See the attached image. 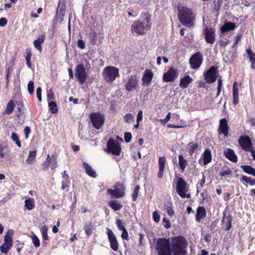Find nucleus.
I'll list each match as a JSON object with an SVG mask.
<instances>
[{
    "label": "nucleus",
    "mask_w": 255,
    "mask_h": 255,
    "mask_svg": "<svg viewBox=\"0 0 255 255\" xmlns=\"http://www.w3.org/2000/svg\"><path fill=\"white\" fill-rule=\"evenodd\" d=\"M170 119H171V113H169L164 119L160 120V122L162 124L165 125V124H167L168 121H169Z\"/></svg>",
    "instance_id": "e2e57ef3"
},
{
    "label": "nucleus",
    "mask_w": 255,
    "mask_h": 255,
    "mask_svg": "<svg viewBox=\"0 0 255 255\" xmlns=\"http://www.w3.org/2000/svg\"><path fill=\"white\" fill-rule=\"evenodd\" d=\"M166 159L165 156L160 157L158 159L159 170L157 173V178L161 179L163 177L165 168Z\"/></svg>",
    "instance_id": "4468645a"
},
{
    "label": "nucleus",
    "mask_w": 255,
    "mask_h": 255,
    "mask_svg": "<svg viewBox=\"0 0 255 255\" xmlns=\"http://www.w3.org/2000/svg\"><path fill=\"white\" fill-rule=\"evenodd\" d=\"M207 216V211L206 209L203 206H199L197 209L196 215V221L200 223Z\"/></svg>",
    "instance_id": "f3484780"
},
{
    "label": "nucleus",
    "mask_w": 255,
    "mask_h": 255,
    "mask_svg": "<svg viewBox=\"0 0 255 255\" xmlns=\"http://www.w3.org/2000/svg\"><path fill=\"white\" fill-rule=\"evenodd\" d=\"M179 165L182 172H184L188 165V161L182 154L178 155Z\"/></svg>",
    "instance_id": "a878e982"
},
{
    "label": "nucleus",
    "mask_w": 255,
    "mask_h": 255,
    "mask_svg": "<svg viewBox=\"0 0 255 255\" xmlns=\"http://www.w3.org/2000/svg\"><path fill=\"white\" fill-rule=\"evenodd\" d=\"M64 177H65V180L62 181L61 189L62 190L67 191L69 187L70 180L68 175H66Z\"/></svg>",
    "instance_id": "c9c22d12"
},
{
    "label": "nucleus",
    "mask_w": 255,
    "mask_h": 255,
    "mask_svg": "<svg viewBox=\"0 0 255 255\" xmlns=\"http://www.w3.org/2000/svg\"><path fill=\"white\" fill-rule=\"evenodd\" d=\"M133 118V116L131 114H128L124 116V120H125L126 123H129Z\"/></svg>",
    "instance_id": "052dcab7"
},
{
    "label": "nucleus",
    "mask_w": 255,
    "mask_h": 255,
    "mask_svg": "<svg viewBox=\"0 0 255 255\" xmlns=\"http://www.w3.org/2000/svg\"><path fill=\"white\" fill-rule=\"evenodd\" d=\"M15 103L13 100H10L7 104L4 113L7 115H10L13 111Z\"/></svg>",
    "instance_id": "2f4dec72"
},
{
    "label": "nucleus",
    "mask_w": 255,
    "mask_h": 255,
    "mask_svg": "<svg viewBox=\"0 0 255 255\" xmlns=\"http://www.w3.org/2000/svg\"><path fill=\"white\" fill-rule=\"evenodd\" d=\"M178 17L179 21L184 25L191 27L193 25V11L185 6H178Z\"/></svg>",
    "instance_id": "f03ea898"
},
{
    "label": "nucleus",
    "mask_w": 255,
    "mask_h": 255,
    "mask_svg": "<svg viewBox=\"0 0 255 255\" xmlns=\"http://www.w3.org/2000/svg\"><path fill=\"white\" fill-rule=\"evenodd\" d=\"M83 167L85 169V171H86V173L90 177H92L93 178L96 177V172L94 169H93L91 166H90L89 164L85 162L83 163Z\"/></svg>",
    "instance_id": "412c9836"
},
{
    "label": "nucleus",
    "mask_w": 255,
    "mask_h": 255,
    "mask_svg": "<svg viewBox=\"0 0 255 255\" xmlns=\"http://www.w3.org/2000/svg\"><path fill=\"white\" fill-rule=\"evenodd\" d=\"M236 27V24L231 22H228L224 24L221 28V32L225 33L230 30H234Z\"/></svg>",
    "instance_id": "bb28decb"
},
{
    "label": "nucleus",
    "mask_w": 255,
    "mask_h": 255,
    "mask_svg": "<svg viewBox=\"0 0 255 255\" xmlns=\"http://www.w3.org/2000/svg\"><path fill=\"white\" fill-rule=\"evenodd\" d=\"M238 142L244 151L251 152L252 157L255 155V147L251 138L249 136L242 135L239 138Z\"/></svg>",
    "instance_id": "7ed1b4c3"
},
{
    "label": "nucleus",
    "mask_w": 255,
    "mask_h": 255,
    "mask_svg": "<svg viewBox=\"0 0 255 255\" xmlns=\"http://www.w3.org/2000/svg\"><path fill=\"white\" fill-rule=\"evenodd\" d=\"M187 242L182 236L172 239L170 245L169 239L158 238L156 243L158 255H187Z\"/></svg>",
    "instance_id": "f257e3e1"
},
{
    "label": "nucleus",
    "mask_w": 255,
    "mask_h": 255,
    "mask_svg": "<svg viewBox=\"0 0 255 255\" xmlns=\"http://www.w3.org/2000/svg\"><path fill=\"white\" fill-rule=\"evenodd\" d=\"M108 151L115 155H120L121 153V147L119 143L114 139L111 138L107 143Z\"/></svg>",
    "instance_id": "6e6552de"
},
{
    "label": "nucleus",
    "mask_w": 255,
    "mask_h": 255,
    "mask_svg": "<svg viewBox=\"0 0 255 255\" xmlns=\"http://www.w3.org/2000/svg\"><path fill=\"white\" fill-rule=\"evenodd\" d=\"M84 230H85V233L87 235V236L90 237L92 235L93 233V225L92 223L88 222L84 225Z\"/></svg>",
    "instance_id": "cd10ccee"
},
{
    "label": "nucleus",
    "mask_w": 255,
    "mask_h": 255,
    "mask_svg": "<svg viewBox=\"0 0 255 255\" xmlns=\"http://www.w3.org/2000/svg\"><path fill=\"white\" fill-rule=\"evenodd\" d=\"M119 69L113 66H108L104 69L103 74L107 80H115L119 75Z\"/></svg>",
    "instance_id": "9d476101"
},
{
    "label": "nucleus",
    "mask_w": 255,
    "mask_h": 255,
    "mask_svg": "<svg viewBox=\"0 0 255 255\" xmlns=\"http://www.w3.org/2000/svg\"><path fill=\"white\" fill-rule=\"evenodd\" d=\"M114 189H108L107 193L111 195L112 198H121L125 195V185L120 182H117L115 184Z\"/></svg>",
    "instance_id": "20e7f679"
},
{
    "label": "nucleus",
    "mask_w": 255,
    "mask_h": 255,
    "mask_svg": "<svg viewBox=\"0 0 255 255\" xmlns=\"http://www.w3.org/2000/svg\"><path fill=\"white\" fill-rule=\"evenodd\" d=\"M27 90L29 94H31L34 91V84L32 81H29L27 85Z\"/></svg>",
    "instance_id": "5fc2aeb1"
},
{
    "label": "nucleus",
    "mask_w": 255,
    "mask_h": 255,
    "mask_svg": "<svg viewBox=\"0 0 255 255\" xmlns=\"http://www.w3.org/2000/svg\"><path fill=\"white\" fill-rule=\"evenodd\" d=\"M233 104L234 106H237L240 102L239 100V94L236 93H233Z\"/></svg>",
    "instance_id": "864d4df0"
},
{
    "label": "nucleus",
    "mask_w": 255,
    "mask_h": 255,
    "mask_svg": "<svg viewBox=\"0 0 255 255\" xmlns=\"http://www.w3.org/2000/svg\"><path fill=\"white\" fill-rule=\"evenodd\" d=\"M7 23V20L5 18L2 17L0 18V26H4Z\"/></svg>",
    "instance_id": "774afa93"
},
{
    "label": "nucleus",
    "mask_w": 255,
    "mask_h": 255,
    "mask_svg": "<svg viewBox=\"0 0 255 255\" xmlns=\"http://www.w3.org/2000/svg\"><path fill=\"white\" fill-rule=\"evenodd\" d=\"M40 231L41 234V236L43 240L48 241L49 240V237L47 235L48 228L46 225L43 226L40 229Z\"/></svg>",
    "instance_id": "58836bf2"
},
{
    "label": "nucleus",
    "mask_w": 255,
    "mask_h": 255,
    "mask_svg": "<svg viewBox=\"0 0 255 255\" xmlns=\"http://www.w3.org/2000/svg\"><path fill=\"white\" fill-rule=\"evenodd\" d=\"M36 97H37L38 101L39 102H40L41 101V89L40 87H38L36 89Z\"/></svg>",
    "instance_id": "69168bd1"
},
{
    "label": "nucleus",
    "mask_w": 255,
    "mask_h": 255,
    "mask_svg": "<svg viewBox=\"0 0 255 255\" xmlns=\"http://www.w3.org/2000/svg\"><path fill=\"white\" fill-rule=\"evenodd\" d=\"M24 133L25 139H27L28 137L29 134L30 133L31 130L29 127H26L24 128Z\"/></svg>",
    "instance_id": "0e129e2a"
},
{
    "label": "nucleus",
    "mask_w": 255,
    "mask_h": 255,
    "mask_svg": "<svg viewBox=\"0 0 255 255\" xmlns=\"http://www.w3.org/2000/svg\"><path fill=\"white\" fill-rule=\"evenodd\" d=\"M51 161V158L49 155H48L46 157L45 160L43 162L42 165L44 168V169H46L48 168Z\"/></svg>",
    "instance_id": "6e6d98bb"
},
{
    "label": "nucleus",
    "mask_w": 255,
    "mask_h": 255,
    "mask_svg": "<svg viewBox=\"0 0 255 255\" xmlns=\"http://www.w3.org/2000/svg\"><path fill=\"white\" fill-rule=\"evenodd\" d=\"M218 132L219 134H223L225 137L228 136L229 127L226 118H223L220 120Z\"/></svg>",
    "instance_id": "f8f14e48"
},
{
    "label": "nucleus",
    "mask_w": 255,
    "mask_h": 255,
    "mask_svg": "<svg viewBox=\"0 0 255 255\" xmlns=\"http://www.w3.org/2000/svg\"><path fill=\"white\" fill-rule=\"evenodd\" d=\"M241 83L240 82H238L237 81H235L234 83V85H233V93H237V94H239V88L241 87Z\"/></svg>",
    "instance_id": "3c124183"
},
{
    "label": "nucleus",
    "mask_w": 255,
    "mask_h": 255,
    "mask_svg": "<svg viewBox=\"0 0 255 255\" xmlns=\"http://www.w3.org/2000/svg\"><path fill=\"white\" fill-rule=\"evenodd\" d=\"M36 155V150L30 151L28 153V157L25 160L26 163L28 164H32L33 162L35 160Z\"/></svg>",
    "instance_id": "72a5a7b5"
},
{
    "label": "nucleus",
    "mask_w": 255,
    "mask_h": 255,
    "mask_svg": "<svg viewBox=\"0 0 255 255\" xmlns=\"http://www.w3.org/2000/svg\"><path fill=\"white\" fill-rule=\"evenodd\" d=\"M24 207L29 211L33 209L35 207V203L34 200L32 198H29L28 199L24 201Z\"/></svg>",
    "instance_id": "473e14b6"
},
{
    "label": "nucleus",
    "mask_w": 255,
    "mask_h": 255,
    "mask_svg": "<svg viewBox=\"0 0 255 255\" xmlns=\"http://www.w3.org/2000/svg\"><path fill=\"white\" fill-rule=\"evenodd\" d=\"M217 68L215 67H211L205 74L206 80H216L217 79Z\"/></svg>",
    "instance_id": "a211bd4d"
},
{
    "label": "nucleus",
    "mask_w": 255,
    "mask_h": 255,
    "mask_svg": "<svg viewBox=\"0 0 255 255\" xmlns=\"http://www.w3.org/2000/svg\"><path fill=\"white\" fill-rule=\"evenodd\" d=\"M32 243L35 248H38L40 246V241L37 237L33 234L31 237Z\"/></svg>",
    "instance_id": "de8ad7c7"
},
{
    "label": "nucleus",
    "mask_w": 255,
    "mask_h": 255,
    "mask_svg": "<svg viewBox=\"0 0 255 255\" xmlns=\"http://www.w3.org/2000/svg\"><path fill=\"white\" fill-rule=\"evenodd\" d=\"M51 161H50V166L51 169L53 170L57 167V155L55 153L52 154L50 157Z\"/></svg>",
    "instance_id": "37998d69"
},
{
    "label": "nucleus",
    "mask_w": 255,
    "mask_h": 255,
    "mask_svg": "<svg viewBox=\"0 0 255 255\" xmlns=\"http://www.w3.org/2000/svg\"><path fill=\"white\" fill-rule=\"evenodd\" d=\"M179 72L174 68H170L169 70L163 75V80H174L177 78Z\"/></svg>",
    "instance_id": "dca6fc26"
},
{
    "label": "nucleus",
    "mask_w": 255,
    "mask_h": 255,
    "mask_svg": "<svg viewBox=\"0 0 255 255\" xmlns=\"http://www.w3.org/2000/svg\"><path fill=\"white\" fill-rule=\"evenodd\" d=\"M132 138V134L130 132H125V141L126 142L128 143L131 141Z\"/></svg>",
    "instance_id": "bf43d9fd"
},
{
    "label": "nucleus",
    "mask_w": 255,
    "mask_h": 255,
    "mask_svg": "<svg viewBox=\"0 0 255 255\" xmlns=\"http://www.w3.org/2000/svg\"><path fill=\"white\" fill-rule=\"evenodd\" d=\"M11 247L3 243L0 246V251L2 254H7Z\"/></svg>",
    "instance_id": "09e8293b"
},
{
    "label": "nucleus",
    "mask_w": 255,
    "mask_h": 255,
    "mask_svg": "<svg viewBox=\"0 0 255 255\" xmlns=\"http://www.w3.org/2000/svg\"><path fill=\"white\" fill-rule=\"evenodd\" d=\"M48 108L50 112L55 114L57 113L58 108L56 103L55 102H50L48 103Z\"/></svg>",
    "instance_id": "ea45409f"
},
{
    "label": "nucleus",
    "mask_w": 255,
    "mask_h": 255,
    "mask_svg": "<svg viewBox=\"0 0 255 255\" xmlns=\"http://www.w3.org/2000/svg\"><path fill=\"white\" fill-rule=\"evenodd\" d=\"M232 175L233 171L232 169L226 166H224L221 171L219 172V176L221 177H230L232 176Z\"/></svg>",
    "instance_id": "393cba45"
},
{
    "label": "nucleus",
    "mask_w": 255,
    "mask_h": 255,
    "mask_svg": "<svg viewBox=\"0 0 255 255\" xmlns=\"http://www.w3.org/2000/svg\"><path fill=\"white\" fill-rule=\"evenodd\" d=\"M153 219L155 223H159L160 220V216L157 211L153 213Z\"/></svg>",
    "instance_id": "4d7b16f0"
},
{
    "label": "nucleus",
    "mask_w": 255,
    "mask_h": 255,
    "mask_svg": "<svg viewBox=\"0 0 255 255\" xmlns=\"http://www.w3.org/2000/svg\"><path fill=\"white\" fill-rule=\"evenodd\" d=\"M11 139L15 142L17 147H21V142L19 139V136L16 133L12 132L11 133Z\"/></svg>",
    "instance_id": "79ce46f5"
},
{
    "label": "nucleus",
    "mask_w": 255,
    "mask_h": 255,
    "mask_svg": "<svg viewBox=\"0 0 255 255\" xmlns=\"http://www.w3.org/2000/svg\"><path fill=\"white\" fill-rule=\"evenodd\" d=\"M14 107L15 108V116L18 119H19L23 114L24 106L21 102L16 101L15 103Z\"/></svg>",
    "instance_id": "4be33fe9"
},
{
    "label": "nucleus",
    "mask_w": 255,
    "mask_h": 255,
    "mask_svg": "<svg viewBox=\"0 0 255 255\" xmlns=\"http://www.w3.org/2000/svg\"><path fill=\"white\" fill-rule=\"evenodd\" d=\"M202 157L203 158V164L204 165H207L210 163L212 159L211 150L209 148H206L202 154Z\"/></svg>",
    "instance_id": "aec40b11"
},
{
    "label": "nucleus",
    "mask_w": 255,
    "mask_h": 255,
    "mask_svg": "<svg viewBox=\"0 0 255 255\" xmlns=\"http://www.w3.org/2000/svg\"><path fill=\"white\" fill-rule=\"evenodd\" d=\"M13 233V232L12 230H8L7 232L6 233L5 236H4V240H7L12 242L13 240L12 239V236Z\"/></svg>",
    "instance_id": "603ef678"
},
{
    "label": "nucleus",
    "mask_w": 255,
    "mask_h": 255,
    "mask_svg": "<svg viewBox=\"0 0 255 255\" xmlns=\"http://www.w3.org/2000/svg\"><path fill=\"white\" fill-rule=\"evenodd\" d=\"M44 36H41L37 39L34 40L33 42L34 47L40 52H41L42 50L41 44L44 42Z\"/></svg>",
    "instance_id": "4c0bfd02"
},
{
    "label": "nucleus",
    "mask_w": 255,
    "mask_h": 255,
    "mask_svg": "<svg viewBox=\"0 0 255 255\" xmlns=\"http://www.w3.org/2000/svg\"><path fill=\"white\" fill-rule=\"evenodd\" d=\"M140 190V186L139 185H137L133 191L132 194V200L133 202H135L137 201Z\"/></svg>",
    "instance_id": "a19ab883"
},
{
    "label": "nucleus",
    "mask_w": 255,
    "mask_h": 255,
    "mask_svg": "<svg viewBox=\"0 0 255 255\" xmlns=\"http://www.w3.org/2000/svg\"><path fill=\"white\" fill-rule=\"evenodd\" d=\"M188 148L189 149V153L190 155H192L195 151L198 149L199 147V144L191 142L188 144Z\"/></svg>",
    "instance_id": "f704fd0d"
},
{
    "label": "nucleus",
    "mask_w": 255,
    "mask_h": 255,
    "mask_svg": "<svg viewBox=\"0 0 255 255\" xmlns=\"http://www.w3.org/2000/svg\"><path fill=\"white\" fill-rule=\"evenodd\" d=\"M176 191L182 198H190V194H187L189 191V187L186 182L181 177L178 178L177 182Z\"/></svg>",
    "instance_id": "39448f33"
},
{
    "label": "nucleus",
    "mask_w": 255,
    "mask_h": 255,
    "mask_svg": "<svg viewBox=\"0 0 255 255\" xmlns=\"http://www.w3.org/2000/svg\"><path fill=\"white\" fill-rule=\"evenodd\" d=\"M107 236L110 242V247L114 251L117 252L119 250V243L115 234L111 229L107 228Z\"/></svg>",
    "instance_id": "1a4fd4ad"
},
{
    "label": "nucleus",
    "mask_w": 255,
    "mask_h": 255,
    "mask_svg": "<svg viewBox=\"0 0 255 255\" xmlns=\"http://www.w3.org/2000/svg\"><path fill=\"white\" fill-rule=\"evenodd\" d=\"M131 30L139 35H142L144 33V30L139 21H135L131 26Z\"/></svg>",
    "instance_id": "6ab92c4d"
},
{
    "label": "nucleus",
    "mask_w": 255,
    "mask_h": 255,
    "mask_svg": "<svg viewBox=\"0 0 255 255\" xmlns=\"http://www.w3.org/2000/svg\"><path fill=\"white\" fill-rule=\"evenodd\" d=\"M163 222L164 223H165V224L164 225V227L165 229H168L171 228V224H170L169 221L168 219H167L166 218H164L163 219Z\"/></svg>",
    "instance_id": "680f3d73"
},
{
    "label": "nucleus",
    "mask_w": 255,
    "mask_h": 255,
    "mask_svg": "<svg viewBox=\"0 0 255 255\" xmlns=\"http://www.w3.org/2000/svg\"><path fill=\"white\" fill-rule=\"evenodd\" d=\"M150 19L148 16L145 15L140 21H138L142 26L145 31L148 30L150 28L151 23L150 22Z\"/></svg>",
    "instance_id": "b1692460"
},
{
    "label": "nucleus",
    "mask_w": 255,
    "mask_h": 255,
    "mask_svg": "<svg viewBox=\"0 0 255 255\" xmlns=\"http://www.w3.org/2000/svg\"><path fill=\"white\" fill-rule=\"evenodd\" d=\"M241 180L248 183L251 185H255V179H252L251 177H249L245 175H242Z\"/></svg>",
    "instance_id": "a18cd8bd"
},
{
    "label": "nucleus",
    "mask_w": 255,
    "mask_h": 255,
    "mask_svg": "<svg viewBox=\"0 0 255 255\" xmlns=\"http://www.w3.org/2000/svg\"><path fill=\"white\" fill-rule=\"evenodd\" d=\"M165 208L167 211V213L168 216L173 217L175 214V212L173 209V204L171 202H167L165 204Z\"/></svg>",
    "instance_id": "e433bc0d"
},
{
    "label": "nucleus",
    "mask_w": 255,
    "mask_h": 255,
    "mask_svg": "<svg viewBox=\"0 0 255 255\" xmlns=\"http://www.w3.org/2000/svg\"><path fill=\"white\" fill-rule=\"evenodd\" d=\"M137 82L138 81H128L126 84V89L129 92L135 90L138 85Z\"/></svg>",
    "instance_id": "c85d7f7f"
},
{
    "label": "nucleus",
    "mask_w": 255,
    "mask_h": 255,
    "mask_svg": "<svg viewBox=\"0 0 255 255\" xmlns=\"http://www.w3.org/2000/svg\"><path fill=\"white\" fill-rule=\"evenodd\" d=\"M116 225H117V227H118V229H119L120 231L126 229L124 226V223L122 222V220L121 219H117V221H116Z\"/></svg>",
    "instance_id": "8fccbe9b"
},
{
    "label": "nucleus",
    "mask_w": 255,
    "mask_h": 255,
    "mask_svg": "<svg viewBox=\"0 0 255 255\" xmlns=\"http://www.w3.org/2000/svg\"><path fill=\"white\" fill-rule=\"evenodd\" d=\"M90 120L93 127L97 129L101 128L105 122V117L100 112H94L90 115Z\"/></svg>",
    "instance_id": "423d86ee"
},
{
    "label": "nucleus",
    "mask_w": 255,
    "mask_h": 255,
    "mask_svg": "<svg viewBox=\"0 0 255 255\" xmlns=\"http://www.w3.org/2000/svg\"><path fill=\"white\" fill-rule=\"evenodd\" d=\"M224 155L228 160L234 163H237L238 158L235 151L231 148H227L224 151Z\"/></svg>",
    "instance_id": "2eb2a0df"
},
{
    "label": "nucleus",
    "mask_w": 255,
    "mask_h": 255,
    "mask_svg": "<svg viewBox=\"0 0 255 255\" xmlns=\"http://www.w3.org/2000/svg\"><path fill=\"white\" fill-rule=\"evenodd\" d=\"M90 68L88 61L86 59H83L81 63L77 65L76 68V75L79 80H85L87 76L86 70Z\"/></svg>",
    "instance_id": "0eeeda50"
},
{
    "label": "nucleus",
    "mask_w": 255,
    "mask_h": 255,
    "mask_svg": "<svg viewBox=\"0 0 255 255\" xmlns=\"http://www.w3.org/2000/svg\"><path fill=\"white\" fill-rule=\"evenodd\" d=\"M109 206L115 211L121 210L123 207L121 202L117 200H111L110 202H109Z\"/></svg>",
    "instance_id": "5701e85b"
},
{
    "label": "nucleus",
    "mask_w": 255,
    "mask_h": 255,
    "mask_svg": "<svg viewBox=\"0 0 255 255\" xmlns=\"http://www.w3.org/2000/svg\"><path fill=\"white\" fill-rule=\"evenodd\" d=\"M241 168L244 172L255 177V168L250 165H242Z\"/></svg>",
    "instance_id": "7c9ffc66"
},
{
    "label": "nucleus",
    "mask_w": 255,
    "mask_h": 255,
    "mask_svg": "<svg viewBox=\"0 0 255 255\" xmlns=\"http://www.w3.org/2000/svg\"><path fill=\"white\" fill-rule=\"evenodd\" d=\"M153 74L150 69H146L144 72L142 80H152Z\"/></svg>",
    "instance_id": "c03bdc74"
},
{
    "label": "nucleus",
    "mask_w": 255,
    "mask_h": 255,
    "mask_svg": "<svg viewBox=\"0 0 255 255\" xmlns=\"http://www.w3.org/2000/svg\"><path fill=\"white\" fill-rule=\"evenodd\" d=\"M246 52L248 54L250 61L252 63V68L254 69V65H255V53L252 50L251 48L247 49Z\"/></svg>",
    "instance_id": "c756f323"
},
{
    "label": "nucleus",
    "mask_w": 255,
    "mask_h": 255,
    "mask_svg": "<svg viewBox=\"0 0 255 255\" xmlns=\"http://www.w3.org/2000/svg\"><path fill=\"white\" fill-rule=\"evenodd\" d=\"M123 233H122V238L124 240H128V237H129V235H128V232L126 229H125L123 231Z\"/></svg>",
    "instance_id": "338daca9"
},
{
    "label": "nucleus",
    "mask_w": 255,
    "mask_h": 255,
    "mask_svg": "<svg viewBox=\"0 0 255 255\" xmlns=\"http://www.w3.org/2000/svg\"><path fill=\"white\" fill-rule=\"evenodd\" d=\"M205 38L208 43L213 44L215 40V33L214 29L206 27L204 29Z\"/></svg>",
    "instance_id": "ddd939ff"
},
{
    "label": "nucleus",
    "mask_w": 255,
    "mask_h": 255,
    "mask_svg": "<svg viewBox=\"0 0 255 255\" xmlns=\"http://www.w3.org/2000/svg\"><path fill=\"white\" fill-rule=\"evenodd\" d=\"M203 61L202 55L200 52L195 53L189 59L191 67L193 69L199 68Z\"/></svg>",
    "instance_id": "9b49d317"
},
{
    "label": "nucleus",
    "mask_w": 255,
    "mask_h": 255,
    "mask_svg": "<svg viewBox=\"0 0 255 255\" xmlns=\"http://www.w3.org/2000/svg\"><path fill=\"white\" fill-rule=\"evenodd\" d=\"M227 224L226 226V231H230L232 228V222L233 221V217L231 215H229L227 218Z\"/></svg>",
    "instance_id": "49530a36"
},
{
    "label": "nucleus",
    "mask_w": 255,
    "mask_h": 255,
    "mask_svg": "<svg viewBox=\"0 0 255 255\" xmlns=\"http://www.w3.org/2000/svg\"><path fill=\"white\" fill-rule=\"evenodd\" d=\"M192 81H180V86L182 89H185L192 82Z\"/></svg>",
    "instance_id": "13d9d810"
}]
</instances>
